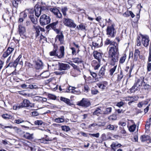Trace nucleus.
Here are the masks:
<instances>
[{
	"label": "nucleus",
	"instance_id": "nucleus-34",
	"mask_svg": "<svg viewBox=\"0 0 151 151\" xmlns=\"http://www.w3.org/2000/svg\"><path fill=\"white\" fill-rule=\"evenodd\" d=\"M22 58V55H19L18 56V58L15 60L14 61L16 65L15 66V68H16L17 65L18 64L19 62L20 61L21 62H22V60H21V58Z\"/></svg>",
	"mask_w": 151,
	"mask_h": 151
},
{
	"label": "nucleus",
	"instance_id": "nucleus-3",
	"mask_svg": "<svg viewBox=\"0 0 151 151\" xmlns=\"http://www.w3.org/2000/svg\"><path fill=\"white\" fill-rule=\"evenodd\" d=\"M109 55H119L118 43L109 48Z\"/></svg>",
	"mask_w": 151,
	"mask_h": 151
},
{
	"label": "nucleus",
	"instance_id": "nucleus-51",
	"mask_svg": "<svg viewBox=\"0 0 151 151\" xmlns=\"http://www.w3.org/2000/svg\"><path fill=\"white\" fill-rule=\"evenodd\" d=\"M67 10V8L66 7H64L62 9V11L63 15L64 16L66 15V12Z\"/></svg>",
	"mask_w": 151,
	"mask_h": 151
},
{
	"label": "nucleus",
	"instance_id": "nucleus-47",
	"mask_svg": "<svg viewBox=\"0 0 151 151\" xmlns=\"http://www.w3.org/2000/svg\"><path fill=\"white\" fill-rule=\"evenodd\" d=\"M43 123V122L41 120H36L34 124L36 125H41Z\"/></svg>",
	"mask_w": 151,
	"mask_h": 151
},
{
	"label": "nucleus",
	"instance_id": "nucleus-1",
	"mask_svg": "<svg viewBox=\"0 0 151 151\" xmlns=\"http://www.w3.org/2000/svg\"><path fill=\"white\" fill-rule=\"evenodd\" d=\"M48 69L52 66L54 69H56L57 67H58V69L60 70H66L69 68V65L68 64L61 63L59 62H58L57 64H48Z\"/></svg>",
	"mask_w": 151,
	"mask_h": 151
},
{
	"label": "nucleus",
	"instance_id": "nucleus-64",
	"mask_svg": "<svg viewBox=\"0 0 151 151\" xmlns=\"http://www.w3.org/2000/svg\"><path fill=\"white\" fill-rule=\"evenodd\" d=\"M97 126L99 127L104 126L106 124V123L103 122H99L97 124Z\"/></svg>",
	"mask_w": 151,
	"mask_h": 151
},
{
	"label": "nucleus",
	"instance_id": "nucleus-16",
	"mask_svg": "<svg viewBox=\"0 0 151 151\" xmlns=\"http://www.w3.org/2000/svg\"><path fill=\"white\" fill-rule=\"evenodd\" d=\"M13 48L9 47L6 52H4L3 55V56L4 58H6L14 50Z\"/></svg>",
	"mask_w": 151,
	"mask_h": 151
},
{
	"label": "nucleus",
	"instance_id": "nucleus-36",
	"mask_svg": "<svg viewBox=\"0 0 151 151\" xmlns=\"http://www.w3.org/2000/svg\"><path fill=\"white\" fill-rule=\"evenodd\" d=\"M138 88L134 84L133 86L130 89V91L131 93H134L138 90Z\"/></svg>",
	"mask_w": 151,
	"mask_h": 151
},
{
	"label": "nucleus",
	"instance_id": "nucleus-33",
	"mask_svg": "<svg viewBox=\"0 0 151 151\" xmlns=\"http://www.w3.org/2000/svg\"><path fill=\"white\" fill-rule=\"evenodd\" d=\"M64 117L62 116L61 118H58L55 119V122L58 123L63 122L65 121Z\"/></svg>",
	"mask_w": 151,
	"mask_h": 151
},
{
	"label": "nucleus",
	"instance_id": "nucleus-30",
	"mask_svg": "<svg viewBox=\"0 0 151 151\" xmlns=\"http://www.w3.org/2000/svg\"><path fill=\"white\" fill-rule=\"evenodd\" d=\"M58 21H57L55 22H53L52 23L50 24L49 26L52 29H53L55 31V29H56V28L57 27V25L58 24Z\"/></svg>",
	"mask_w": 151,
	"mask_h": 151
},
{
	"label": "nucleus",
	"instance_id": "nucleus-23",
	"mask_svg": "<svg viewBox=\"0 0 151 151\" xmlns=\"http://www.w3.org/2000/svg\"><path fill=\"white\" fill-rule=\"evenodd\" d=\"M60 100L64 102L68 105L70 106L72 104L70 102V100L69 99L61 97L60 98Z\"/></svg>",
	"mask_w": 151,
	"mask_h": 151
},
{
	"label": "nucleus",
	"instance_id": "nucleus-59",
	"mask_svg": "<svg viewBox=\"0 0 151 151\" xmlns=\"http://www.w3.org/2000/svg\"><path fill=\"white\" fill-rule=\"evenodd\" d=\"M147 70L150 72L151 70V63H148L147 66Z\"/></svg>",
	"mask_w": 151,
	"mask_h": 151
},
{
	"label": "nucleus",
	"instance_id": "nucleus-11",
	"mask_svg": "<svg viewBox=\"0 0 151 151\" xmlns=\"http://www.w3.org/2000/svg\"><path fill=\"white\" fill-rule=\"evenodd\" d=\"M65 48L63 46L60 47L59 51L56 52V56L59 58H63L64 55Z\"/></svg>",
	"mask_w": 151,
	"mask_h": 151
},
{
	"label": "nucleus",
	"instance_id": "nucleus-4",
	"mask_svg": "<svg viewBox=\"0 0 151 151\" xmlns=\"http://www.w3.org/2000/svg\"><path fill=\"white\" fill-rule=\"evenodd\" d=\"M50 20L49 16L43 14L41 16L40 21L41 25H44L49 23Z\"/></svg>",
	"mask_w": 151,
	"mask_h": 151
},
{
	"label": "nucleus",
	"instance_id": "nucleus-61",
	"mask_svg": "<svg viewBox=\"0 0 151 151\" xmlns=\"http://www.w3.org/2000/svg\"><path fill=\"white\" fill-rule=\"evenodd\" d=\"M98 92V91L97 90L94 89L91 90V93L93 95H95L97 94Z\"/></svg>",
	"mask_w": 151,
	"mask_h": 151
},
{
	"label": "nucleus",
	"instance_id": "nucleus-56",
	"mask_svg": "<svg viewBox=\"0 0 151 151\" xmlns=\"http://www.w3.org/2000/svg\"><path fill=\"white\" fill-rule=\"evenodd\" d=\"M73 87H71V86H70L67 90H66V92L68 93H73L74 92V91H73L72 89Z\"/></svg>",
	"mask_w": 151,
	"mask_h": 151
},
{
	"label": "nucleus",
	"instance_id": "nucleus-40",
	"mask_svg": "<svg viewBox=\"0 0 151 151\" xmlns=\"http://www.w3.org/2000/svg\"><path fill=\"white\" fill-rule=\"evenodd\" d=\"M35 98L38 101H42V102H46L47 101V99L46 98H42L39 96H36Z\"/></svg>",
	"mask_w": 151,
	"mask_h": 151
},
{
	"label": "nucleus",
	"instance_id": "nucleus-6",
	"mask_svg": "<svg viewBox=\"0 0 151 151\" xmlns=\"http://www.w3.org/2000/svg\"><path fill=\"white\" fill-rule=\"evenodd\" d=\"M55 31L58 34L56 36L55 40H58L61 44H63L64 42V36L61 32H60L58 29H56Z\"/></svg>",
	"mask_w": 151,
	"mask_h": 151
},
{
	"label": "nucleus",
	"instance_id": "nucleus-39",
	"mask_svg": "<svg viewBox=\"0 0 151 151\" xmlns=\"http://www.w3.org/2000/svg\"><path fill=\"white\" fill-rule=\"evenodd\" d=\"M136 125L134 124L131 126L129 128V130L130 132H133L135 130Z\"/></svg>",
	"mask_w": 151,
	"mask_h": 151
},
{
	"label": "nucleus",
	"instance_id": "nucleus-9",
	"mask_svg": "<svg viewBox=\"0 0 151 151\" xmlns=\"http://www.w3.org/2000/svg\"><path fill=\"white\" fill-rule=\"evenodd\" d=\"M33 29L36 31L35 37L36 38L39 36L40 31L42 32L45 31L44 29L41 27L39 25L35 24L33 25Z\"/></svg>",
	"mask_w": 151,
	"mask_h": 151
},
{
	"label": "nucleus",
	"instance_id": "nucleus-46",
	"mask_svg": "<svg viewBox=\"0 0 151 151\" xmlns=\"http://www.w3.org/2000/svg\"><path fill=\"white\" fill-rule=\"evenodd\" d=\"M89 134L91 137H94L96 138H98L100 136L99 133H97L95 134Z\"/></svg>",
	"mask_w": 151,
	"mask_h": 151
},
{
	"label": "nucleus",
	"instance_id": "nucleus-7",
	"mask_svg": "<svg viewBox=\"0 0 151 151\" xmlns=\"http://www.w3.org/2000/svg\"><path fill=\"white\" fill-rule=\"evenodd\" d=\"M119 55H109V63L112 65H115L118 63L119 60Z\"/></svg>",
	"mask_w": 151,
	"mask_h": 151
},
{
	"label": "nucleus",
	"instance_id": "nucleus-58",
	"mask_svg": "<svg viewBox=\"0 0 151 151\" xmlns=\"http://www.w3.org/2000/svg\"><path fill=\"white\" fill-rule=\"evenodd\" d=\"M140 37H138L137 38V46H140L141 45V40H140Z\"/></svg>",
	"mask_w": 151,
	"mask_h": 151
},
{
	"label": "nucleus",
	"instance_id": "nucleus-63",
	"mask_svg": "<svg viewBox=\"0 0 151 151\" xmlns=\"http://www.w3.org/2000/svg\"><path fill=\"white\" fill-rule=\"evenodd\" d=\"M20 106V104L16 106L14 105L13 106V109L14 110H16L17 109H19L21 108V106Z\"/></svg>",
	"mask_w": 151,
	"mask_h": 151
},
{
	"label": "nucleus",
	"instance_id": "nucleus-37",
	"mask_svg": "<svg viewBox=\"0 0 151 151\" xmlns=\"http://www.w3.org/2000/svg\"><path fill=\"white\" fill-rule=\"evenodd\" d=\"M117 118L115 114H112L109 116L108 119L109 121H113L116 120Z\"/></svg>",
	"mask_w": 151,
	"mask_h": 151
},
{
	"label": "nucleus",
	"instance_id": "nucleus-62",
	"mask_svg": "<svg viewBox=\"0 0 151 151\" xmlns=\"http://www.w3.org/2000/svg\"><path fill=\"white\" fill-rule=\"evenodd\" d=\"M50 56H56V50H53L50 52Z\"/></svg>",
	"mask_w": 151,
	"mask_h": 151
},
{
	"label": "nucleus",
	"instance_id": "nucleus-57",
	"mask_svg": "<svg viewBox=\"0 0 151 151\" xmlns=\"http://www.w3.org/2000/svg\"><path fill=\"white\" fill-rule=\"evenodd\" d=\"M89 90L88 86L87 85H85L84 86V91L87 93Z\"/></svg>",
	"mask_w": 151,
	"mask_h": 151
},
{
	"label": "nucleus",
	"instance_id": "nucleus-14",
	"mask_svg": "<svg viewBox=\"0 0 151 151\" xmlns=\"http://www.w3.org/2000/svg\"><path fill=\"white\" fill-rule=\"evenodd\" d=\"M140 138L141 141L142 142H145L147 143L151 142V139H150V137L147 135H142L141 136Z\"/></svg>",
	"mask_w": 151,
	"mask_h": 151
},
{
	"label": "nucleus",
	"instance_id": "nucleus-55",
	"mask_svg": "<svg viewBox=\"0 0 151 151\" xmlns=\"http://www.w3.org/2000/svg\"><path fill=\"white\" fill-rule=\"evenodd\" d=\"M124 104V103L123 101H120L116 103V106L120 107L122 106Z\"/></svg>",
	"mask_w": 151,
	"mask_h": 151
},
{
	"label": "nucleus",
	"instance_id": "nucleus-52",
	"mask_svg": "<svg viewBox=\"0 0 151 151\" xmlns=\"http://www.w3.org/2000/svg\"><path fill=\"white\" fill-rule=\"evenodd\" d=\"M16 64L14 62H12L9 63L8 65L6 67V68H8L9 67H12L13 66L15 68Z\"/></svg>",
	"mask_w": 151,
	"mask_h": 151
},
{
	"label": "nucleus",
	"instance_id": "nucleus-10",
	"mask_svg": "<svg viewBox=\"0 0 151 151\" xmlns=\"http://www.w3.org/2000/svg\"><path fill=\"white\" fill-rule=\"evenodd\" d=\"M20 105V106H21V108L29 107H32L34 106L33 104L30 103L29 100L26 99H24Z\"/></svg>",
	"mask_w": 151,
	"mask_h": 151
},
{
	"label": "nucleus",
	"instance_id": "nucleus-44",
	"mask_svg": "<svg viewBox=\"0 0 151 151\" xmlns=\"http://www.w3.org/2000/svg\"><path fill=\"white\" fill-rule=\"evenodd\" d=\"M35 11L33 9H29L25 10V12L27 13L30 14V15L33 14Z\"/></svg>",
	"mask_w": 151,
	"mask_h": 151
},
{
	"label": "nucleus",
	"instance_id": "nucleus-17",
	"mask_svg": "<svg viewBox=\"0 0 151 151\" xmlns=\"http://www.w3.org/2000/svg\"><path fill=\"white\" fill-rule=\"evenodd\" d=\"M43 7H36V5L35 6V15L37 17H39L41 14L42 9Z\"/></svg>",
	"mask_w": 151,
	"mask_h": 151
},
{
	"label": "nucleus",
	"instance_id": "nucleus-54",
	"mask_svg": "<svg viewBox=\"0 0 151 151\" xmlns=\"http://www.w3.org/2000/svg\"><path fill=\"white\" fill-rule=\"evenodd\" d=\"M71 65L73 67L74 69L77 70L78 71H80V69L79 67L77 66L76 65H75L73 63H71Z\"/></svg>",
	"mask_w": 151,
	"mask_h": 151
},
{
	"label": "nucleus",
	"instance_id": "nucleus-50",
	"mask_svg": "<svg viewBox=\"0 0 151 151\" xmlns=\"http://www.w3.org/2000/svg\"><path fill=\"white\" fill-rule=\"evenodd\" d=\"M24 121L22 119H18L15 120L14 122L18 124H19L22 122H23Z\"/></svg>",
	"mask_w": 151,
	"mask_h": 151
},
{
	"label": "nucleus",
	"instance_id": "nucleus-19",
	"mask_svg": "<svg viewBox=\"0 0 151 151\" xmlns=\"http://www.w3.org/2000/svg\"><path fill=\"white\" fill-rule=\"evenodd\" d=\"M107 84L108 83L106 81H104L101 83H99L97 84V85L100 88L104 89H105Z\"/></svg>",
	"mask_w": 151,
	"mask_h": 151
},
{
	"label": "nucleus",
	"instance_id": "nucleus-12",
	"mask_svg": "<svg viewBox=\"0 0 151 151\" xmlns=\"http://www.w3.org/2000/svg\"><path fill=\"white\" fill-rule=\"evenodd\" d=\"M50 10L53 12L57 17L58 18H61L62 17V14L60 12L58 9L56 8H51Z\"/></svg>",
	"mask_w": 151,
	"mask_h": 151
},
{
	"label": "nucleus",
	"instance_id": "nucleus-13",
	"mask_svg": "<svg viewBox=\"0 0 151 151\" xmlns=\"http://www.w3.org/2000/svg\"><path fill=\"white\" fill-rule=\"evenodd\" d=\"M79 105L82 106L87 107L90 106L89 101L86 99H83L78 104Z\"/></svg>",
	"mask_w": 151,
	"mask_h": 151
},
{
	"label": "nucleus",
	"instance_id": "nucleus-8",
	"mask_svg": "<svg viewBox=\"0 0 151 151\" xmlns=\"http://www.w3.org/2000/svg\"><path fill=\"white\" fill-rule=\"evenodd\" d=\"M142 37V43L143 45L146 47L148 46L150 39L149 37L147 35H143L141 34Z\"/></svg>",
	"mask_w": 151,
	"mask_h": 151
},
{
	"label": "nucleus",
	"instance_id": "nucleus-21",
	"mask_svg": "<svg viewBox=\"0 0 151 151\" xmlns=\"http://www.w3.org/2000/svg\"><path fill=\"white\" fill-rule=\"evenodd\" d=\"M118 126L116 125L109 124L106 126L105 129L110 130H116Z\"/></svg>",
	"mask_w": 151,
	"mask_h": 151
},
{
	"label": "nucleus",
	"instance_id": "nucleus-20",
	"mask_svg": "<svg viewBox=\"0 0 151 151\" xmlns=\"http://www.w3.org/2000/svg\"><path fill=\"white\" fill-rule=\"evenodd\" d=\"M29 17L31 20L33 24V25L37 24L38 23L37 19L33 14L30 15Z\"/></svg>",
	"mask_w": 151,
	"mask_h": 151
},
{
	"label": "nucleus",
	"instance_id": "nucleus-25",
	"mask_svg": "<svg viewBox=\"0 0 151 151\" xmlns=\"http://www.w3.org/2000/svg\"><path fill=\"white\" fill-rule=\"evenodd\" d=\"M105 43L106 45H115L117 44L116 42L114 41H112L110 40L109 39H107L105 42Z\"/></svg>",
	"mask_w": 151,
	"mask_h": 151
},
{
	"label": "nucleus",
	"instance_id": "nucleus-29",
	"mask_svg": "<svg viewBox=\"0 0 151 151\" xmlns=\"http://www.w3.org/2000/svg\"><path fill=\"white\" fill-rule=\"evenodd\" d=\"M127 58V55L124 54L122 56L119 60V63L120 64H123L124 63Z\"/></svg>",
	"mask_w": 151,
	"mask_h": 151
},
{
	"label": "nucleus",
	"instance_id": "nucleus-15",
	"mask_svg": "<svg viewBox=\"0 0 151 151\" xmlns=\"http://www.w3.org/2000/svg\"><path fill=\"white\" fill-rule=\"evenodd\" d=\"M18 30L20 36H24L26 32V29L24 27L19 24L18 26Z\"/></svg>",
	"mask_w": 151,
	"mask_h": 151
},
{
	"label": "nucleus",
	"instance_id": "nucleus-5",
	"mask_svg": "<svg viewBox=\"0 0 151 151\" xmlns=\"http://www.w3.org/2000/svg\"><path fill=\"white\" fill-rule=\"evenodd\" d=\"M106 34L109 37H114L115 36V34L116 33V31L114 28L113 25L109 26L107 27L106 30Z\"/></svg>",
	"mask_w": 151,
	"mask_h": 151
},
{
	"label": "nucleus",
	"instance_id": "nucleus-60",
	"mask_svg": "<svg viewBox=\"0 0 151 151\" xmlns=\"http://www.w3.org/2000/svg\"><path fill=\"white\" fill-rule=\"evenodd\" d=\"M80 29L83 30L85 29V27L83 24H81L78 25Z\"/></svg>",
	"mask_w": 151,
	"mask_h": 151
},
{
	"label": "nucleus",
	"instance_id": "nucleus-22",
	"mask_svg": "<svg viewBox=\"0 0 151 151\" xmlns=\"http://www.w3.org/2000/svg\"><path fill=\"white\" fill-rule=\"evenodd\" d=\"M33 134H30L28 132L25 133L23 136L24 138L28 139H33Z\"/></svg>",
	"mask_w": 151,
	"mask_h": 151
},
{
	"label": "nucleus",
	"instance_id": "nucleus-27",
	"mask_svg": "<svg viewBox=\"0 0 151 151\" xmlns=\"http://www.w3.org/2000/svg\"><path fill=\"white\" fill-rule=\"evenodd\" d=\"M72 60L73 62L78 64H80L83 62V61L81 58H73L72 59Z\"/></svg>",
	"mask_w": 151,
	"mask_h": 151
},
{
	"label": "nucleus",
	"instance_id": "nucleus-43",
	"mask_svg": "<svg viewBox=\"0 0 151 151\" xmlns=\"http://www.w3.org/2000/svg\"><path fill=\"white\" fill-rule=\"evenodd\" d=\"M121 146V145L120 144H117L115 143H112L111 145V148H115L117 147H120Z\"/></svg>",
	"mask_w": 151,
	"mask_h": 151
},
{
	"label": "nucleus",
	"instance_id": "nucleus-28",
	"mask_svg": "<svg viewBox=\"0 0 151 151\" xmlns=\"http://www.w3.org/2000/svg\"><path fill=\"white\" fill-rule=\"evenodd\" d=\"M92 65L94 67V69L95 70L98 69L100 66V65L99 61L97 62L95 60L93 61L92 63Z\"/></svg>",
	"mask_w": 151,
	"mask_h": 151
},
{
	"label": "nucleus",
	"instance_id": "nucleus-24",
	"mask_svg": "<svg viewBox=\"0 0 151 151\" xmlns=\"http://www.w3.org/2000/svg\"><path fill=\"white\" fill-rule=\"evenodd\" d=\"M140 55V51L138 49H135L134 54V60L137 61V60L138 57Z\"/></svg>",
	"mask_w": 151,
	"mask_h": 151
},
{
	"label": "nucleus",
	"instance_id": "nucleus-35",
	"mask_svg": "<svg viewBox=\"0 0 151 151\" xmlns=\"http://www.w3.org/2000/svg\"><path fill=\"white\" fill-rule=\"evenodd\" d=\"M94 56L95 58L99 60L100 58L101 57V54L99 52H95L94 53Z\"/></svg>",
	"mask_w": 151,
	"mask_h": 151
},
{
	"label": "nucleus",
	"instance_id": "nucleus-48",
	"mask_svg": "<svg viewBox=\"0 0 151 151\" xmlns=\"http://www.w3.org/2000/svg\"><path fill=\"white\" fill-rule=\"evenodd\" d=\"M48 97L50 99L54 100H55L56 98L55 95L51 94H49L48 95Z\"/></svg>",
	"mask_w": 151,
	"mask_h": 151
},
{
	"label": "nucleus",
	"instance_id": "nucleus-41",
	"mask_svg": "<svg viewBox=\"0 0 151 151\" xmlns=\"http://www.w3.org/2000/svg\"><path fill=\"white\" fill-rule=\"evenodd\" d=\"M112 110V108L111 107H108L106 108V110L104 111V114H108L111 113Z\"/></svg>",
	"mask_w": 151,
	"mask_h": 151
},
{
	"label": "nucleus",
	"instance_id": "nucleus-42",
	"mask_svg": "<svg viewBox=\"0 0 151 151\" xmlns=\"http://www.w3.org/2000/svg\"><path fill=\"white\" fill-rule=\"evenodd\" d=\"M105 69L104 68L102 67L100 70L99 72V75L100 76H103L104 74Z\"/></svg>",
	"mask_w": 151,
	"mask_h": 151
},
{
	"label": "nucleus",
	"instance_id": "nucleus-45",
	"mask_svg": "<svg viewBox=\"0 0 151 151\" xmlns=\"http://www.w3.org/2000/svg\"><path fill=\"white\" fill-rule=\"evenodd\" d=\"M27 12H25V10L23 12H22L21 13L20 17H23L24 18H25V17H27Z\"/></svg>",
	"mask_w": 151,
	"mask_h": 151
},
{
	"label": "nucleus",
	"instance_id": "nucleus-2",
	"mask_svg": "<svg viewBox=\"0 0 151 151\" xmlns=\"http://www.w3.org/2000/svg\"><path fill=\"white\" fill-rule=\"evenodd\" d=\"M63 22L64 24L69 27L74 28L76 26V24L75 23L74 21L70 19L64 18Z\"/></svg>",
	"mask_w": 151,
	"mask_h": 151
},
{
	"label": "nucleus",
	"instance_id": "nucleus-31",
	"mask_svg": "<svg viewBox=\"0 0 151 151\" xmlns=\"http://www.w3.org/2000/svg\"><path fill=\"white\" fill-rule=\"evenodd\" d=\"M143 81L142 80H140L139 79L137 80L135 83H134L137 87L139 88V86L142 85Z\"/></svg>",
	"mask_w": 151,
	"mask_h": 151
},
{
	"label": "nucleus",
	"instance_id": "nucleus-18",
	"mask_svg": "<svg viewBox=\"0 0 151 151\" xmlns=\"http://www.w3.org/2000/svg\"><path fill=\"white\" fill-rule=\"evenodd\" d=\"M35 68L37 69L42 68L43 66V63L40 60H38L35 61Z\"/></svg>",
	"mask_w": 151,
	"mask_h": 151
},
{
	"label": "nucleus",
	"instance_id": "nucleus-38",
	"mask_svg": "<svg viewBox=\"0 0 151 151\" xmlns=\"http://www.w3.org/2000/svg\"><path fill=\"white\" fill-rule=\"evenodd\" d=\"M114 66L112 68H111L109 70L110 75L111 76L113 75L117 67V65Z\"/></svg>",
	"mask_w": 151,
	"mask_h": 151
},
{
	"label": "nucleus",
	"instance_id": "nucleus-49",
	"mask_svg": "<svg viewBox=\"0 0 151 151\" xmlns=\"http://www.w3.org/2000/svg\"><path fill=\"white\" fill-rule=\"evenodd\" d=\"M61 127L62 130L63 131L67 132L70 130V128L68 126H62Z\"/></svg>",
	"mask_w": 151,
	"mask_h": 151
},
{
	"label": "nucleus",
	"instance_id": "nucleus-53",
	"mask_svg": "<svg viewBox=\"0 0 151 151\" xmlns=\"http://www.w3.org/2000/svg\"><path fill=\"white\" fill-rule=\"evenodd\" d=\"M123 73L122 72H121L120 74L118 75L117 80L118 81H120L123 77Z\"/></svg>",
	"mask_w": 151,
	"mask_h": 151
},
{
	"label": "nucleus",
	"instance_id": "nucleus-32",
	"mask_svg": "<svg viewBox=\"0 0 151 151\" xmlns=\"http://www.w3.org/2000/svg\"><path fill=\"white\" fill-rule=\"evenodd\" d=\"M50 75V73L47 71L43 72L40 74V76L42 78H46Z\"/></svg>",
	"mask_w": 151,
	"mask_h": 151
},
{
	"label": "nucleus",
	"instance_id": "nucleus-26",
	"mask_svg": "<svg viewBox=\"0 0 151 151\" xmlns=\"http://www.w3.org/2000/svg\"><path fill=\"white\" fill-rule=\"evenodd\" d=\"M102 109L101 107L97 108L93 112V114L99 116V114L102 113Z\"/></svg>",
	"mask_w": 151,
	"mask_h": 151
}]
</instances>
